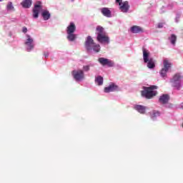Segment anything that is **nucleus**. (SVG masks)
Wrapping results in <instances>:
<instances>
[{
    "mask_svg": "<svg viewBox=\"0 0 183 183\" xmlns=\"http://www.w3.org/2000/svg\"><path fill=\"white\" fill-rule=\"evenodd\" d=\"M143 51V61L144 64H147L149 69H154L155 68V60L152 57H149V52L145 47H142Z\"/></svg>",
    "mask_w": 183,
    "mask_h": 183,
    "instance_id": "4",
    "label": "nucleus"
},
{
    "mask_svg": "<svg viewBox=\"0 0 183 183\" xmlns=\"http://www.w3.org/2000/svg\"><path fill=\"white\" fill-rule=\"evenodd\" d=\"M164 24H165V23H159L157 24V28H159V29L164 28Z\"/></svg>",
    "mask_w": 183,
    "mask_h": 183,
    "instance_id": "27",
    "label": "nucleus"
},
{
    "mask_svg": "<svg viewBox=\"0 0 183 183\" xmlns=\"http://www.w3.org/2000/svg\"><path fill=\"white\" fill-rule=\"evenodd\" d=\"M163 65H164V68L161 69V71H159V74L162 78H164L165 79V78H167V73L169 70V68H171L172 64L168 61V59H164L163 61Z\"/></svg>",
    "mask_w": 183,
    "mask_h": 183,
    "instance_id": "8",
    "label": "nucleus"
},
{
    "mask_svg": "<svg viewBox=\"0 0 183 183\" xmlns=\"http://www.w3.org/2000/svg\"><path fill=\"white\" fill-rule=\"evenodd\" d=\"M101 12L104 15V16H106L107 18L112 17V13L111 12V10H109V9L107 7L102 8Z\"/></svg>",
    "mask_w": 183,
    "mask_h": 183,
    "instance_id": "15",
    "label": "nucleus"
},
{
    "mask_svg": "<svg viewBox=\"0 0 183 183\" xmlns=\"http://www.w3.org/2000/svg\"><path fill=\"white\" fill-rule=\"evenodd\" d=\"M76 31V26L74 22H70L66 28L67 39L70 42H74L76 39V34H74Z\"/></svg>",
    "mask_w": 183,
    "mask_h": 183,
    "instance_id": "6",
    "label": "nucleus"
},
{
    "mask_svg": "<svg viewBox=\"0 0 183 183\" xmlns=\"http://www.w3.org/2000/svg\"><path fill=\"white\" fill-rule=\"evenodd\" d=\"M119 9L122 12L127 14V12H128V11H129V2L127 1L123 2L122 6H120Z\"/></svg>",
    "mask_w": 183,
    "mask_h": 183,
    "instance_id": "14",
    "label": "nucleus"
},
{
    "mask_svg": "<svg viewBox=\"0 0 183 183\" xmlns=\"http://www.w3.org/2000/svg\"><path fill=\"white\" fill-rule=\"evenodd\" d=\"M24 45L26 46V51H27V52H31V51H32V49L35 48V42L34 41V38H32L31 35L26 34Z\"/></svg>",
    "mask_w": 183,
    "mask_h": 183,
    "instance_id": "7",
    "label": "nucleus"
},
{
    "mask_svg": "<svg viewBox=\"0 0 183 183\" xmlns=\"http://www.w3.org/2000/svg\"><path fill=\"white\" fill-rule=\"evenodd\" d=\"M149 115L152 121H157V118H159V117H161V112L157 110H153L149 112Z\"/></svg>",
    "mask_w": 183,
    "mask_h": 183,
    "instance_id": "13",
    "label": "nucleus"
},
{
    "mask_svg": "<svg viewBox=\"0 0 183 183\" xmlns=\"http://www.w3.org/2000/svg\"><path fill=\"white\" fill-rule=\"evenodd\" d=\"M179 18H181V14H177L176 19H175V22H177V23L179 22Z\"/></svg>",
    "mask_w": 183,
    "mask_h": 183,
    "instance_id": "26",
    "label": "nucleus"
},
{
    "mask_svg": "<svg viewBox=\"0 0 183 183\" xmlns=\"http://www.w3.org/2000/svg\"><path fill=\"white\" fill-rule=\"evenodd\" d=\"M130 31L132 34H142V32H144V29L139 26H132L130 28Z\"/></svg>",
    "mask_w": 183,
    "mask_h": 183,
    "instance_id": "16",
    "label": "nucleus"
},
{
    "mask_svg": "<svg viewBox=\"0 0 183 183\" xmlns=\"http://www.w3.org/2000/svg\"><path fill=\"white\" fill-rule=\"evenodd\" d=\"M95 82L99 86H101V85L104 84V77H102L101 76H98L97 77L95 78Z\"/></svg>",
    "mask_w": 183,
    "mask_h": 183,
    "instance_id": "23",
    "label": "nucleus"
},
{
    "mask_svg": "<svg viewBox=\"0 0 183 183\" xmlns=\"http://www.w3.org/2000/svg\"><path fill=\"white\" fill-rule=\"evenodd\" d=\"M180 107L183 109V102L180 104Z\"/></svg>",
    "mask_w": 183,
    "mask_h": 183,
    "instance_id": "32",
    "label": "nucleus"
},
{
    "mask_svg": "<svg viewBox=\"0 0 183 183\" xmlns=\"http://www.w3.org/2000/svg\"><path fill=\"white\" fill-rule=\"evenodd\" d=\"M71 74L73 75V78H74L75 81L77 82H81L85 79V74L81 69L73 70Z\"/></svg>",
    "mask_w": 183,
    "mask_h": 183,
    "instance_id": "9",
    "label": "nucleus"
},
{
    "mask_svg": "<svg viewBox=\"0 0 183 183\" xmlns=\"http://www.w3.org/2000/svg\"><path fill=\"white\" fill-rule=\"evenodd\" d=\"M158 86L155 85L150 86L149 87L143 86L142 91L141 92L142 97L146 98V99H152L154 97H157L158 92L154 90L157 89Z\"/></svg>",
    "mask_w": 183,
    "mask_h": 183,
    "instance_id": "3",
    "label": "nucleus"
},
{
    "mask_svg": "<svg viewBox=\"0 0 183 183\" xmlns=\"http://www.w3.org/2000/svg\"><path fill=\"white\" fill-rule=\"evenodd\" d=\"M44 56L45 58H48L49 56V52L44 51Z\"/></svg>",
    "mask_w": 183,
    "mask_h": 183,
    "instance_id": "31",
    "label": "nucleus"
},
{
    "mask_svg": "<svg viewBox=\"0 0 183 183\" xmlns=\"http://www.w3.org/2000/svg\"><path fill=\"white\" fill-rule=\"evenodd\" d=\"M71 2H74V0H71Z\"/></svg>",
    "mask_w": 183,
    "mask_h": 183,
    "instance_id": "33",
    "label": "nucleus"
},
{
    "mask_svg": "<svg viewBox=\"0 0 183 183\" xmlns=\"http://www.w3.org/2000/svg\"><path fill=\"white\" fill-rule=\"evenodd\" d=\"M41 16L44 21H48V19L51 18V13H49L47 10H44L41 13Z\"/></svg>",
    "mask_w": 183,
    "mask_h": 183,
    "instance_id": "21",
    "label": "nucleus"
},
{
    "mask_svg": "<svg viewBox=\"0 0 183 183\" xmlns=\"http://www.w3.org/2000/svg\"><path fill=\"white\" fill-rule=\"evenodd\" d=\"M6 9L7 12H14L15 7H14V4H12V1H9L6 7Z\"/></svg>",
    "mask_w": 183,
    "mask_h": 183,
    "instance_id": "22",
    "label": "nucleus"
},
{
    "mask_svg": "<svg viewBox=\"0 0 183 183\" xmlns=\"http://www.w3.org/2000/svg\"><path fill=\"white\" fill-rule=\"evenodd\" d=\"M42 9V2L38 1L36 4H34V8L32 10L33 12V18L34 19H38L39 16V12Z\"/></svg>",
    "mask_w": 183,
    "mask_h": 183,
    "instance_id": "10",
    "label": "nucleus"
},
{
    "mask_svg": "<svg viewBox=\"0 0 183 183\" xmlns=\"http://www.w3.org/2000/svg\"><path fill=\"white\" fill-rule=\"evenodd\" d=\"M108 59L104 58V57H100L98 59V61L99 62V64H101V65H103V66H105V65H107V62H108Z\"/></svg>",
    "mask_w": 183,
    "mask_h": 183,
    "instance_id": "24",
    "label": "nucleus"
},
{
    "mask_svg": "<svg viewBox=\"0 0 183 183\" xmlns=\"http://www.w3.org/2000/svg\"><path fill=\"white\" fill-rule=\"evenodd\" d=\"M1 1H4V0H1Z\"/></svg>",
    "mask_w": 183,
    "mask_h": 183,
    "instance_id": "34",
    "label": "nucleus"
},
{
    "mask_svg": "<svg viewBox=\"0 0 183 183\" xmlns=\"http://www.w3.org/2000/svg\"><path fill=\"white\" fill-rule=\"evenodd\" d=\"M85 48L87 52H95L96 54L101 51V46L95 42L91 36L86 37L85 41Z\"/></svg>",
    "mask_w": 183,
    "mask_h": 183,
    "instance_id": "1",
    "label": "nucleus"
},
{
    "mask_svg": "<svg viewBox=\"0 0 183 183\" xmlns=\"http://www.w3.org/2000/svg\"><path fill=\"white\" fill-rule=\"evenodd\" d=\"M116 3L119 4V6H121L124 3H122V0H116Z\"/></svg>",
    "mask_w": 183,
    "mask_h": 183,
    "instance_id": "29",
    "label": "nucleus"
},
{
    "mask_svg": "<svg viewBox=\"0 0 183 183\" xmlns=\"http://www.w3.org/2000/svg\"><path fill=\"white\" fill-rule=\"evenodd\" d=\"M169 101V95L168 94H162L159 97V102L160 104H162L163 105H165L167 102Z\"/></svg>",
    "mask_w": 183,
    "mask_h": 183,
    "instance_id": "17",
    "label": "nucleus"
},
{
    "mask_svg": "<svg viewBox=\"0 0 183 183\" xmlns=\"http://www.w3.org/2000/svg\"><path fill=\"white\" fill-rule=\"evenodd\" d=\"M166 11H167V9L163 6L160 10V14H164V12H165Z\"/></svg>",
    "mask_w": 183,
    "mask_h": 183,
    "instance_id": "30",
    "label": "nucleus"
},
{
    "mask_svg": "<svg viewBox=\"0 0 183 183\" xmlns=\"http://www.w3.org/2000/svg\"><path fill=\"white\" fill-rule=\"evenodd\" d=\"M22 32L23 34H26V32H28V28L24 26L22 29Z\"/></svg>",
    "mask_w": 183,
    "mask_h": 183,
    "instance_id": "28",
    "label": "nucleus"
},
{
    "mask_svg": "<svg viewBox=\"0 0 183 183\" xmlns=\"http://www.w3.org/2000/svg\"><path fill=\"white\" fill-rule=\"evenodd\" d=\"M109 68H112V66H115V63L114 62V61H112V60H107V64Z\"/></svg>",
    "mask_w": 183,
    "mask_h": 183,
    "instance_id": "25",
    "label": "nucleus"
},
{
    "mask_svg": "<svg viewBox=\"0 0 183 183\" xmlns=\"http://www.w3.org/2000/svg\"><path fill=\"white\" fill-rule=\"evenodd\" d=\"M170 44L173 46H175L177 45V35L172 34L171 36L168 38Z\"/></svg>",
    "mask_w": 183,
    "mask_h": 183,
    "instance_id": "19",
    "label": "nucleus"
},
{
    "mask_svg": "<svg viewBox=\"0 0 183 183\" xmlns=\"http://www.w3.org/2000/svg\"><path fill=\"white\" fill-rule=\"evenodd\" d=\"M134 109L139 114H144L145 112H147V109H148V108L145 106L136 104L134 105Z\"/></svg>",
    "mask_w": 183,
    "mask_h": 183,
    "instance_id": "12",
    "label": "nucleus"
},
{
    "mask_svg": "<svg viewBox=\"0 0 183 183\" xmlns=\"http://www.w3.org/2000/svg\"><path fill=\"white\" fill-rule=\"evenodd\" d=\"M95 66V64L92 62H89L88 64L83 66V72H89L91 67Z\"/></svg>",
    "mask_w": 183,
    "mask_h": 183,
    "instance_id": "20",
    "label": "nucleus"
},
{
    "mask_svg": "<svg viewBox=\"0 0 183 183\" xmlns=\"http://www.w3.org/2000/svg\"><path fill=\"white\" fill-rule=\"evenodd\" d=\"M104 91L106 94H109V92H115V91H118V86L112 83L107 87H105Z\"/></svg>",
    "mask_w": 183,
    "mask_h": 183,
    "instance_id": "11",
    "label": "nucleus"
},
{
    "mask_svg": "<svg viewBox=\"0 0 183 183\" xmlns=\"http://www.w3.org/2000/svg\"><path fill=\"white\" fill-rule=\"evenodd\" d=\"M96 35L97 41H99V44H107V45L109 44V36L105 35L104 27L97 26L96 27Z\"/></svg>",
    "mask_w": 183,
    "mask_h": 183,
    "instance_id": "2",
    "label": "nucleus"
},
{
    "mask_svg": "<svg viewBox=\"0 0 183 183\" xmlns=\"http://www.w3.org/2000/svg\"><path fill=\"white\" fill-rule=\"evenodd\" d=\"M172 86L177 89V91H181V88L183 86L182 76L179 73L176 74L171 79Z\"/></svg>",
    "mask_w": 183,
    "mask_h": 183,
    "instance_id": "5",
    "label": "nucleus"
},
{
    "mask_svg": "<svg viewBox=\"0 0 183 183\" xmlns=\"http://www.w3.org/2000/svg\"><path fill=\"white\" fill-rule=\"evenodd\" d=\"M21 5L23 8L28 9L32 6V0H23Z\"/></svg>",
    "mask_w": 183,
    "mask_h": 183,
    "instance_id": "18",
    "label": "nucleus"
}]
</instances>
